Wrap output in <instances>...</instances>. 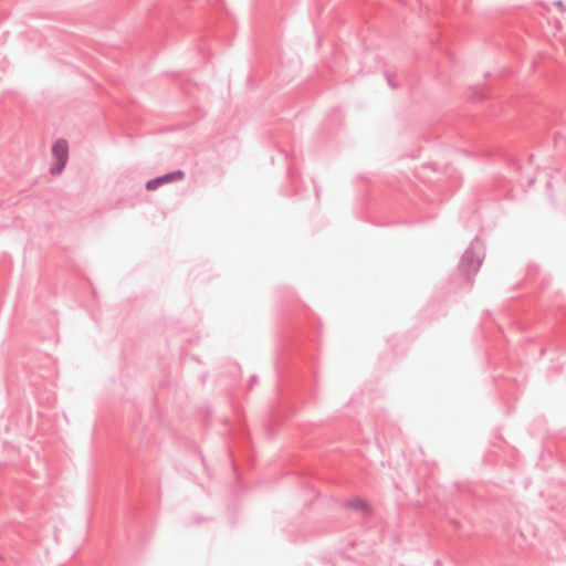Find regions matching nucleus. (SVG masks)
<instances>
[{
  "mask_svg": "<svg viewBox=\"0 0 566 566\" xmlns=\"http://www.w3.org/2000/svg\"><path fill=\"white\" fill-rule=\"evenodd\" d=\"M52 154L56 164L51 169L52 174H60L66 165L69 158V144L65 139H57L52 146Z\"/></svg>",
  "mask_w": 566,
  "mask_h": 566,
  "instance_id": "f257e3e1",
  "label": "nucleus"
},
{
  "mask_svg": "<svg viewBox=\"0 0 566 566\" xmlns=\"http://www.w3.org/2000/svg\"><path fill=\"white\" fill-rule=\"evenodd\" d=\"M185 177V174L180 170L167 174L165 176L151 179L147 181L146 188L150 191L156 190L158 187L171 182V181H179Z\"/></svg>",
  "mask_w": 566,
  "mask_h": 566,
  "instance_id": "f03ea898",
  "label": "nucleus"
},
{
  "mask_svg": "<svg viewBox=\"0 0 566 566\" xmlns=\"http://www.w3.org/2000/svg\"><path fill=\"white\" fill-rule=\"evenodd\" d=\"M363 509H367V505L365 503L361 504Z\"/></svg>",
  "mask_w": 566,
  "mask_h": 566,
  "instance_id": "7ed1b4c3",
  "label": "nucleus"
}]
</instances>
